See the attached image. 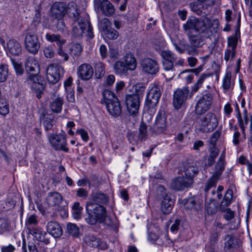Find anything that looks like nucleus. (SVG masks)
Returning a JSON list of instances; mask_svg holds the SVG:
<instances>
[{
    "instance_id": "f257e3e1",
    "label": "nucleus",
    "mask_w": 252,
    "mask_h": 252,
    "mask_svg": "<svg viewBox=\"0 0 252 252\" xmlns=\"http://www.w3.org/2000/svg\"><path fill=\"white\" fill-rule=\"evenodd\" d=\"M212 22L209 19L202 20L195 17L189 18L183 25L190 44L194 47H200L203 44V37L210 38L216 32L211 27Z\"/></svg>"
},
{
    "instance_id": "f03ea898",
    "label": "nucleus",
    "mask_w": 252,
    "mask_h": 252,
    "mask_svg": "<svg viewBox=\"0 0 252 252\" xmlns=\"http://www.w3.org/2000/svg\"><path fill=\"white\" fill-rule=\"evenodd\" d=\"M86 210L88 216L86 220L88 223L94 225L97 221L100 223L105 221L107 212L103 206L93 201H88L86 205Z\"/></svg>"
},
{
    "instance_id": "7ed1b4c3",
    "label": "nucleus",
    "mask_w": 252,
    "mask_h": 252,
    "mask_svg": "<svg viewBox=\"0 0 252 252\" xmlns=\"http://www.w3.org/2000/svg\"><path fill=\"white\" fill-rule=\"evenodd\" d=\"M64 73V68L62 65L57 63H51L48 65L46 69L47 79L51 84H56L62 78Z\"/></svg>"
},
{
    "instance_id": "20e7f679",
    "label": "nucleus",
    "mask_w": 252,
    "mask_h": 252,
    "mask_svg": "<svg viewBox=\"0 0 252 252\" xmlns=\"http://www.w3.org/2000/svg\"><path fill=\"white\" fill-rule=\"evenodd\" d=\"M200 131L203 132H209L213 131L218 125V119L213 113H208L200 118Z\"/></svg>"
},
{
    "instance_id": "39448f33",
    "label": "nucleus",
    "mask_w": 252,
    "mask_h": 252,
    "mask_svg": "<svg viewBox=\"0 0 252 252\" xmlns=\"http://www.w3.org/2000/svg\"><path fill=\"white\" fill-rule=\"evenodd\" d=\"M161 94V91L158 85L151 84L149 87L145 100V104L149 108H154L158 104Z\"/></svg>"
},
{
    "instance_id": "423d86ee",
    "label": "nucleus",
    "mask_w": 252,
    "mask_h": 252,
    "mask_svg": "<svg viewBox=\"0 0 252 252\" xmlns=\"http://www.w3.org/2000/svg\"><path fill=\"white\" fill-rule=\"evenodd\" d=\"M213 99V95L210 92L203 94L196 103L195 113L197 115H202L207 111L211 106Z\"/></svg>"
},
{
    "instance_id": "0eeeda50",
    "label": "nucleus",
    "mask_w": 252,
    "mask_h": 252,
    "mask_svg": "<svg viewBox=\"0 0 252 252\" xmlns=\"http://www.w3.org/2000/svg\"><path fill=\"white\" fill-rule=\"evenodd\" d=\"M48 139L52 148L55 150L68 152L69 149L66 147V139L65 134L52 133L48 135Z\"/></svg>"
},
{
    "instance_id": "6e6552de",
    "label": "nucleus",
    "mask_w": 252,
    "mask_h": 252,
    "mask_svg": "<svg viewBox=\"0 0 252 252\" xmlns=\"http://www.w3.org/2000/svg\"><path fill=\"white\" fill-rule=\"evenodd\" d=\"M24 44L26 49L34 55L37 53L40 46L38 36L33 32H29L26 35Z\"/></svg>"
},
{
    "instance_id": "1a4fd4ad",
    "label": "nucleus",
    "mask_w": 252,
    "mask_h": 252,
    "mask_svg": "<svg viewBox=\"0 0 252 252\" xmlns=\"http://www.w3.org/2000/svg\"><path fill=\"white\" fill-rule=\"evenodd\" d=\"M189 93V90L187 87L177 89L174 93L173 105L176 110L180 109L185 105Z\"/></svg>"
},
{
    "instance_id": "9d476101",
    "label": "nucleus",
    "mask_w": 252,
    "mask_h": 252,
    "mask_svg": "<svg viewBox=\"0 0 252 252\" xmlns=\"http://www.w3.org/2000/svg\"><path fill=\"white\" fill-rule=\"evenodd\" d=\"M167 128L166 116L163 111L159 112L156 118L154 125L150 129L156 134L164 132Z\"/></svg>"
},
{
    "instance_id": "9b49d317",
    "label": "nucleus",
    "mask_w": 252,
    "mask_h": 252,
    "mask_svg": "<svg viewBox=\"0 0 252 252\" xmlns=\"http://www.w3.org/2000/svg\"><path fill=\"white\" fill-rule=\"evenodd\" d=\"M125 103L127 111L129 114L133 116L137 115L140 107V99L135 95L126 94L125 96Z\"/></svg>"
},
{
    "instance_id": "f8f14e48",
    "label": "nucleus",
    "mask_w": 252,
    "mask_h": 252,
    "mask_svg": "<svg viewBox=\"0 0 252 252\" xmlns=\"http://www.w3.org/2000/svg\"><path fill=\"white\" fill-rule=\"evenodd\" d=\"M141 66L143 71L151 74H156L159 70L157 62L149 58L143 59L141 62Z\"/></svg>"
},
{
    "instance_id": "ddd939ff",
    "label": "nucleus",
    "mask_w": 252,
    "mask_h": 252,
    "mask_svg": "<svg viewBox=\"0 0 252 252\" xmlns=\"http://www.w3.org/2000/svg\"><path fill=\"white\" fill-rule=\"evenodd\" d=\"M51 15L54 19L63 18L66 14V5L62 2H56L51 7Z\"/></svg>"
},
{
    "instance_id": "4468645a",
    "label": "nucleus",
    "mask_w": 252,
    "mask_h": 252,
    "mask_svg": "<svg viewBox=\"0 0 252 252\" xmlns=\"http://www.w3.org/2000/svg\"><path fill=\"white\" fill-rule=\"evenodd\" d=\"M192 183L193 180L191 179L179 177L172 180L171 187L176 190H182L186 188L190 187Z\"/></svg>"
},
{
    "instance_id": "2eb2a0df",
    "label": "nucleus",
    "mask_w": 252,
    "mask_h": 252,
    "mask_svg": "<svg viewBox=\"0 0 252 252\" xmlns=\"http://www.w3.org/2000/svg\"><path fill=\"white\" fill-rule=\"evenodd\" d=\"M5 50L8 55L18 56L22 53V47L17 40L10 39L7 42Z\"/></svg>"
},
{
    "instance_id": "dca6fc26",
    "label": "nucleus",
    "mask_w": 252,
    "mask_h": 252,
    "mask_svg": "<svg viewBox=\"0 0 252 252\" xmlns=\"http://www.w3.org/2000/svg\"><path fill=\"white\" fill-rule=\"evenodd\" d=\"M39 72H32L29 73L30 75L29 76L27 79L28 84L31 86L32 89L35 91H39L41 92L44 89V86L43 84L40 83L39 81V76L38 75Z\"/></svg>"
},
{
    "instance_id": "f3484780",
    "label": "nucleus",
    "mask_w": 252,
    "mask_h": 252,
    "mask_svg": "<svg viewBox=\"0 0 252 252\" xmlns=\"http://www.w3.org/2000/svg\"><path fill=\"white\" fill-rule=\"evenodd\" d=\"M87 20L79 19L73 22L72 33L76 37L81 36L87 28Z\"/></svg>"
},
{
    "instance_id": "a211bd4d",
    "label": "nucleus",
    "mask_w": 252,
    "mask_h": 252,
    "mask_svg": "<svg viewBox=\"0 0 252 252\" xmlns=\"http://www.w3.org/2000/svg\"><path fill=\"white\" fill-rule=\"evenodd\" d=\"M95 4L107 16L112 15L115 12L114 6L108 0H99L98 3L96 1Z\"/></svg>"
},
{
    "instance_id": "6ab92c4d",
    "label": "nucleus",
    "mask_w": 252,
    "mask_h": 252,
    "mask_svg": "<svg viewBox=\"0 0 252 252\" xmlns=\"http://www.w3.org/2000/svg\"><path fill=\"white\" fill-rule=\"evenodd\" d=\"M93 74V69L88 64L81 65L78 69V76L82 80H88L90 79Z\"/></svg>"
},
{
    "instance_id": "aec40b11",
    "label": "nucleus",
    "mask_w": 252,
    "mask_h": 252,
    "mask_svg": "<svg viewBox=\"0 0 252 252\" xmlns=\"http://www.w3.org/2000/svg\"><path fill=\"white\" fill-rule=\"evenodd\" d=\"M47 231L55 238L60 237L63 234L60 225L55 221L48 222L47 226Z\"/></svg>"
},
{
    "instance_id": "412c9836",
    "label": "nucleus",
    "mask_w": 252,
    "mask_h": 252,
    "mask_svg": "<svg viewBox=\"0 0 252 252\" xmlns=\"http://www.w3.org/2000/svg\"><path fill=\"white\" fill-rule=\"evenodd\" d=\"M87 243L93 247L98 248L101 250H105L107 248V244L105 242L101 241L99 238L93 235H88L85 238Z\"/></svg>"
},
{
    "instance_id": "4be33fe9",
    "label": "nucleus",
    "mask_w": 252,
    "mask_h": 252,
    "mask_svg": "<svg viewBox=\"0 0 252 252\" xmlns=\"http://www.w3.org/2000/svg\"><path fill=\"white\" fill-rule=\"evenodd\" d=\"M107 111L113 117H118L122 113L121 106L119 100L108 103L106 104Z\"/></svg>"
},
{
    "instance_id": "5701e85b",
    "label": "nucleus",
    "mask_w": 252,
    "mask_h": 252,
    "mask_svg": "<svg viewBox=\"0 0 252 252\" xmlns=\"http://www.w3.org/2000/svg\"><path fill=\"white\" fill-rule=\"evenodd\" d=\"M29 232L38 241L43 242L45 244H48L50 243L49 239L46 237L47 233L41 228H32Z\"/></svg>"
},
{
    "instance_id": "b1692460",
    "label": "nucleus",
    "mask_w": 252,
    "mask_h": 252,
    "mask_svg": "<svg viewBox=\"0 0 252 252\" xmlns=\"http://www.w3.org/2000/svg\"><path fill=\"white\" fill-rule=\"evenodd\" d=\"M25 65L28 73L39 72V66L38 62L33 57H30L27 59L25 62Z\"/></svg>"
},
{
    "instance_id": "393cba45",
    "label": "nucleus",
    "mask_w": 252,
    "mask_h": 252,
    "mask_svg": "<svg viewBox=\"0 0 252 252\" xmlns=\"http://www.w3.org/2000/svg\"><path fill=\"white\" fill-rule=\"evenodd\" d=\"M79 9L77 5L74 2H70L66 6V13L73 21L79 19H83L82 17H79Z\"/></svg>"
},
{
    "instance_id": "a878e982",
    "label": "nucleus",
    "mask_w": 252,
    "mask_h": 252,
    "mask_svg": "<svg viewBox=\"0 0 252 252\" xmlns=\"http://www.w3.org/2000/svg\"><path fill=\"white\" fill-rule=\"evenodd\" d=\"M225 157L221 155L215 166V170L212 176L216 177L217 179H220V177L225 167Z\"/></svg>"
},
{
    "instance_id": "bb28decb",
    "label": "nucleus",
    "mask_w": 252,
    "mask_h": 252,
    "mask_svg": "<svg viewBox=\"0 0 252 252\" xmlns=\"http://www.w3.org/2000/svg\"><path fill=\"white\" fill-rule=\"evenodd\" d=\"M174 62L162 61V64L165 71L164 75L167 79L171 80L176 74L175 70L173 67Z\"/></svg>"
},
{
    "instance_id": "cd10ccee",
    "label": "nucleus",
    "mask_w": 252,
    "mask_h": 252,
    "mask_svg": "<svg viewBox=\"0 0 252 252\" xmlns=\"http://www.w3.org/2000/svg\"><path fill=\"white\" fill-rule=\"evenodd\" d=\"M62 201V195L57 192H50L46 198V202L49 206L59 205Z\"/></svg>"
},
{
    "instance_id": "c85d7f7f",
    "label": "nucleus",
    "mask_w": 252,
    "mask_h": 252,
    "mask_svg": "<svg viewBox=\"0 0 252 252\" xmlns=\"http://www.w3.org/2000/svg\"><path fill=\"white\" fill-rule=\"evenodd\" d=\"M174 205L173 200L169 195H166L161 203V210L164 214H168L172 210Z\"/></svg>"
},
{
    "instance_id": "c756f323",
    "label": "nucleus",
    "mask_w": 252,
    "mask_h": 252,
    "mask_svg": "<svg viewBox=\"0 0 252 252\" xmlns=\"http://www.w3.org/2000/svg\"><path fill=\"white\" fill-rule=\"evenodd\" d=\"M40 119L46 131L51 130L55 123L54 117L52 114H43Z\"/></svg>"
},
{
    "instance_id": "7c9ffc66",
    "label": "nucleus",
    "mask_w": 252,
    "mask_h": 252,
    "mask_svg": "<svg viewBox=\"0 0 252 252\" xmlns=\"http://www.w3.org/2000/svg\"><path fill=\"white\" fill-rule=\"evenodd\" d=\"M127 68L131 71L135 69L137 66V62L133 54L126 53L124 57V62Z\"/></svg>"
},
{
    "instance_id": "2f4dec72",
    "label": "nucleus",
    "mask_w": 252,
    "mask_h": 252,
    "mask_svg": "<svg viewBox=\"0 0 252 252\" xmlns=\"http://www.w3.org/2000/svg\"><path fill=\"white\" fill-rule=\"evenodd\" d=\"M231 77V72H226L223 78L222 86L225 92L228 91L233 87L234 81Z\"/></svg>"
},
{
    "instance_id": "473e14b6",
    "label": "nucleus",
    "mask_w": 252,
    "mask_h": 252,
    "mask_svg": "<svg viewBox=\"0 0 252 252\" xmlns=\"http://www.w3.org/2000/svg\"><path fill=\"white\" fill-rule=\"evenodd\" d=\"M92 201L96 204H105L108 201V197L104 193L95 192H93L91 195Z\"/></svg>"
},
{
    "instance_id": "72a5a7b5",
    "label": "nucleus",
    "mask_w": 252,
    "mask_h": 252,
    "mask_svg": "<svg viewBox=\"0 0 252 252\" xmlns=\"http://www.w3.org/2000/svg\"><path fill=\"white\" fill-rule=\"evenodd\" d=\"M63 103V99L61 97H57L50 103V109L53 112L57 113H60L62 110Z\"/></svg>"
},
{
    "instance_id": "f704fd0d",
    "label": "nucleus",
    "mask_w": 252,
    "mask_h": 252,
    "mask_svg": "<svg viewBox=\"0 0 252 252\" xmlns=\"http://www.w3.org/2000/svg\"><path fill=\"white\" fill-rule=\"evenodd\" d=\"M115 72L118 75H126L128 70H129L126 64L122 61H119L115 63L114 65Z\"/></svg>"
},
{
    "instance_id": "c9c22d12",
    "label": "nucleus",
    "mask_w": 252,
    "mask_h": 252,
    "mask_svg": "<svg viewBox=\"0 0 252 252\" xmlns=\"http://www.w3.org/2000/svg\"><path fill=\"white\" fill-rule=\"evenodd\" d=\"M103 98L101 100V103H104L106 104L108 103L118 100L114 93L109 90H105L102 93Z\"/></svg>"
},
{
    "instance_id": "e433bc0d",
    "label": "nucleus",
    "mask_w": 252,
    "mask_h": 252,
    "mask_svg": "<svg viewBox=\"0 0 252 252\" xmlns=\"http://www.w3.org/2000/svg\"><path fill=\"white\" fill-rule=\"evenodd\" d=\"M198 172V169L196 166L189 165L185 167L184 172L187 179H191L193 180V178Z\"/></svg>"
},
{
    "instance_id": "4c0bfd02",
    "label": "nucleus",
    "mask_w": 252,
    "mask_h": 252,
    "mask_svg": "<svg viewBox=\"0 0 252 252\" xmlns=\"http://www.w3.org/2000/svg\"><path fill=\"white\" fill-rule=\"evenodd\" d=\"M45 38L50 42H56L59 46H62L65 42V40L61 39V37L59 34L48 33L45 35Z\"/></svg>"
},
{
    "instance_id": "58836bf2",
    "label": "nucleus",
    "mask_w": 252,
    "mask_h": 252,
    "mask_svg": "<svg viewBox=\"0 0 252 252\" xmlns=\"http://www.w3.org/2000/svg\"><path fill=\"white\" fill-rule=\"evenodd\" d=\"M147 138V126L143 122H141L139 127V134L138 138L139 140H145Z\"/></svg>"
},
{
    "instance_id": "ea45409f",
    "label": "nucleus",
    "mask_w": 252,
    "mask_h": 252,
    "mask_svg": "<svg viewBox=\"0 0 252 252\" xmlns=\"http://www.w3.org/2000/svg\"><path fill=\"white\" fill-rule=\"evenodd\" d=\"M70 54L74 58L79 57L82 52V48L80 44L78 43H74L72 44L69 48Z\"/></svg>"
},
{
    "instance_id": "a19ab883",
    "label": "nucleus",
    "mask_w": 252,
    "mask_h": 252,
    "mask_svg": "<svg viewBox=\"0 0 252 252\" xmlns=\"http://www.w3.org/2000/svg\"><path fill=\"white\" fill-rule=\"evenodd\" d=\"M66 232L69 235L74 237H77L79 235V229L74 223H69L67 224Z\"/></svg>"
},
{
    "instance_id": "79ce46f5",
    "label": "nucleus",
    "mask_w": 252,
    "mask_h": 252,
    "mask_svg": "<svg viewBox=\"0 0 252 252\" xmlns=\"http://www.w3.org/2000/svg\"><path fill=\"white\" fill-rule=\"evenodd\" d=\"M233 197V192L231 189H228L223 198V200H222L221 203L220 208L221 209L222 207H227L228 205H229L232 201V199Z\"/></svg>"
},
{
    "instance_id": "37998d69",
    "label": "nucleus",
    "mask_w": 252,
    "mask_h": 252,
    "mask_svg": "<svg viewBox=\"0 0 252 252\" xmlns=\"http://www.w3.org/2000/svg\"><path fill=\"white\" fill-rule=\"evenodd\" d=\"M219 153V150L216 146H213L210 151V155L208 158V165L209 166H212L215 162L216 158L218 157Z\"/></svg>"
},
{
    "instance_id": "c03bdc74",
    "label": "nucleus",
    "mask_w": 252,
    "mask_h": 252,
    "mask_svg": "<svg viewBox=\"0 0 252 252\" xmlns=\"http://www.w3.org/2000/svg\"><path fill=\"white\" fill-rule=\"evenodd\" d=\"M160 54L163 59V61H175L177 59L175 54L169 50H162Z\"/></svg>"
},
{
    "instance_id": "a18cd8bd",
    "label": "nucleus",
    "mask_w": 252,
    "mask_h": 252,
    "mask_svg": "<svg viewBox=\"0 0 252 252\" xmlns=\"http://www.w3.org/2000/svg\"><path fill=\"white\" fill-rule=\"evenodd\" d=\"M223 239L226 241L224 243V250L225 251L230 250L234 245V238L232 235H226Z\"/></svg>"
},
{
    "instance_id": "49530a36",
    "label": "nucleus",
    "mask_w": 252,
    "mask_h": 252,
    "mask_svg": "<svg viewBox=\"0 0 252 252\" xmlns=\"http://www.w3.org/2000/svg\"><path fill=\"white\" fill-rule=\"evenodd\" d=\"M145 88V86L142 84H137L134 86V93L131 94L137 96L138 98L140 100L143 96Z\"/></svg>"
},
{
    "instance_id": "de8ad7c7",
    "label": "nucleus",
    "mask_w": 252,
    "mask_h": 252,
    "mask_svg": "<svg viewBox=\"0 0 252 252\" xmlns=\"http://www.w3.org/2000/svg\"><path fill=\"white\" fill-rule=\"evenodd\" d=\"M112 23L107 18H103L99 22V29L103 33L111 28Z\"/></svg>"
},
{
    "instance_id": "09e8293b",
    "label": "nucleus",
    "mask_w": 252,
    "mask_h": 252,
    "mask_svg": "<svg viewBox=\"0 0 252 252\" xmlns=\"http://www.w3.org/2000/svg\"><path fill=\"white\" fill-rule=\"evenodd\" d=\"M72 216L75 219H79L81 217L83 207L78 202H75L72 206Z\"/></svg>"
},
{
    "instance_id": "8fccbe9b",
    "label": "nucleus",
    "mask_w": 252,
    "mask_h": 252,
    "mask_svg": "<svg viewBox=\"0 0 252 252\" xmlns=\"http://www.w3.org/2000/svg\"><path fill=\"white\" fill-rule=\"evenodd\" d=\"M9 112V107L6 100L0 97V114L2 116H6Z\"/></svg>"
},
{
    "instance_id": "3c124183",
    "label": "nucleus",
    "mask_w": 252,
    "mask_h": 252,
    "mask_svg": "<svg viewBox=\"0 0 252 252\" xmlns=\"http://www.w3.org/2000/svg\"><path fill=\"white\" fill-rule=\"evenodd\" d=\"M38 223V220H37V217L34 214L30 215L27 219L26 221V225L29 230L31 231L32 226H35Z\"/></svg>"
},
{
    "instance_id": "603ef678",
    "label": "nucleus",
    "mask_w": 252,
    "mask_h": 252,
    "mask_svg": "<svg viewBox=\"0 0 252 252\" xmlns=\"http://www.w3.org/2000/svg\"><path fill=\"white\" fill-rule=\"evenodd\" d=\"M8 69L6 64H0V82H4L8 76Z\"/></svg>"
},
{
    "instance_id": "864d4df0",
    "label": "nucleus",
    "mask_w": 252,
    "mask_h": 252,
    "mask_svg": "<svg viewBox=\"0 0 252 252\" xmlns=\"http://www.w3.org/2000/svg\"><path fill=\"white\" fill-rule=\"evenodd\" d=\"M166 195H169L166 193L165 188L162 185H158L156 191V196L157 199H161L162 198L164 199V197Z\"/></svg>"
},
{
    "instance_id": "5fc2aeb1",
    "label": "nucleus",
    "mask_w": 252,
    "mask_h": 252,
    "mask_svg": "<svg viewBox=\"0 0 252 252\" xmlns=\"http://www.w3.org/2000/svg\"><path fill=\"white\" fill-rule=\"evenodd\" d=\"M219 179H217L216 177L212 176L208 180L205 187V191L207 192L211 188L214 187L216 186L218 180Z\"/></svg>"
},
{
    "instance_id": "6e6d98bb",
    "label": "nucleus",
    "mask_w": 252,
    "mask_h": 252,
    "mask_svg": "<svg viewBox=\"0 0 252 252\" xmlns=\"http://www.w3.org/2000/svg\"><path fill=\"white\" fill-rule=\"evenodd\" d=\"M103 34L107 38L110 39H116L119 36L118 32L112 28L103 33Z\"/></svg>"
},
{
    "instance_id": "4d7b16f0",
    "label": "nucleus",
    "mask_w": 252,
    "mask_h": 252,
    "mask_svg": "<svg viewBox=\"0 0 252 252\" xmlns=\"http://www.w3.org/2000/svg\"><path fill=\"white\" fill-rule=\"evenodd\" d=\"M55 26L59 31H63L66 29V26L63 21V18L54 19Z\"/></svg>"
},
{
    "instance_id": "13d9d810",
    "label": "nucleus",
    "mask_w": 252,
    "mask_h": 252,
    "mask_svg": "<svg viewBox=\"0 0 252 252\" xmlns=\"http://www.w3.org/2000/svg\"><path fill=\"white\" fill-rule=\"evenodd\" d=\"M209 75L208 74H202L199 77V79L197 81V82L195 84L194 86L192 88V91L196 92L198 91V90L201 87L202 83L206 78L209 77Z\"/></svg>"
},
{
    "instance_id": "bf43d9fd",
    "label": "nucleus",
    "mask_w": 252,
    "mask_h": 252,
    "mask_svg": "<svg viewBox=\"0 0 252 252\" xmlns=\"http://www.w3.org/2000/svg\"><path fill=\"white\" fill-rule=\"evenodd\" d=\"M236 55V50L227 48L224 51V60L227 62L229 60L233 59Z\"/></svg>"
},
{
    "instance_id": "052dcab7",
    "label": "nucleus",
    "mask_w": 252,
    "mask_h": 252,
    "mask_svg": "<svg viewBox=\"0 0 252 252\" xmlns=\"http://www.w3.org/2000/svg\"><path fill=\"white\" fill-rule=\"evenodd\" d=\"M238 40L235 36L228 37L227 38V48L236 50Z\"/></svg>"
},
{
    "instance_id": "680f3d73",
    "label": "nucleus",
    "mask_w": 252,
    "mask_h": 252,
    "mask_svg": "<svg viewBox=\"0 0 252 252\" xmlns=\"http://www.w3.org/2000/svg\"><path fill=\"white\" fill-rule=\"evenodd\" d=\"M43 52L44 55L47 58H53L55 55L54 49L51 46L45 47L43 49Z\"/></svg>"
},
{
    "instance_id": "e2e57ef3",
    "label": "nucleus",
    "mask_w": 252,
    "mask_h": 252,
    "mask_svg": "<svg viewBox=\"0 0 252 252\" xmlns=\"http://www.w3.org/2000/svg\"><path fill=\"white\" fill-rule=\"evenodd\" d=\"M195 204L196 201L195 199L192 197H190L187 199L185 201L184 205L185 208L187 209H192L194 208Z\"/></svg>"
},
{
    "instance_id": "0e129e2a",
    "label": "nucleus",
    "mask_w": 252,
    "mask_h": 252,
    "mask_svg": "<svg viewBox=\"0 0 252 252\" xmlns=\"http://www.w3.org/2000/svg\"><path fill=\"white\" fill-rule=\"evenodd\" d=\"M224 218L229 221L231 220L234 218V212L232 211L230 208H227L224 211Z\"/></svg>"
},
{
    "instance_id": "69168bd1",
    "label": "nucleus",
    "mask_w": 252,
    "mask_h": 252,
    "mask_svg": "<svg viewBox=\"0 0 252 252\" xmlns=\"http://www.w3.org/2000/svg\"><path fill=\"white\" fill-rule=\"evenodd\" d=\"M76 195L78 197L86 199L88 196V191L83 188H79L76 190Z\"/></svg>"
},
{
    "instance_id": "338daca9",
    "label": "nucleus",
    "mask_w": 252,
    "mask_h": 252,
    "mask_svg": "<svg viewBox=\"0 0 252 252\" xmlns=\"http://www.w3.org/2000/svg\"><path fill=\"white\" fill-rule=\"evenodd\" d=\"M8 222L6 219H0V233H3L7 230Z\"/></svg>"
},
{
    "instance_id": "774afa93",
    "label": "nucleus",
    "mask_w": 252,
    "mask_h": 252,
    "mask_svg": "<svg viewBox=\"0 0 252 252\" xmlns=\"http://www.w3.org/2000/svg\"><path fill=\"white\" fill-rule=\"evenodd\" d=\"M12 62L16 74L19 75L22 74L24 70L22 67L21 64L14 60H12Z\"/></svg>"
}]
</instances>
